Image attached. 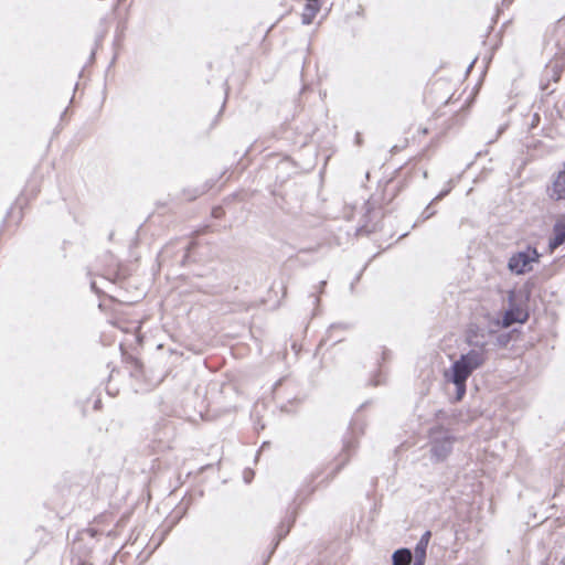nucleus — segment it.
<instances>
[{"label": "nucleus", "mask_w": 565, "mask_h": 565, "mask_svg": "<svg viewBox=\"0 0 565 565\" xmlns=\"http://www.w3.org/2000/svg\"><path fill=\"white\" fill-rule=\"evenodd\" d=\"M319 10L317 0H309L303 12V22L310 23Z\"/></svg>", "instance_id": "7"}, {"label": "nucleus", "mask_w": 565, "mask_h": 565, "mask_svg": "<svg viewBox=\"0 0 565 565\" xmlns=\"http://www.w3.org/2000/svg\"><path fill=\"white\" fill-rule=\"evenodd\" d=\"M540 255L535 249L527 248L526 250L519 252L512 255L509 259V269L516 274L522 275L533 269V266L539 262Z\"/></svg>", "instance_id": "2"}, {"label": "nucleus", "mask_w": 565, "mask_h": 565, "mask_svg": "<svg viewBox=\"0 0 565 565\" xmlns=\"http://www.w3.org/2000/svg\"><path fill=\"white\" fill-rule=\"evenodd\" d=\"M393 565H409L412 561V553L407 548H401L393 553Z\"/></svg>", "instance_id": "6"}, {"label": "nucleus", "mask_w": 565, "mask_h": 565, "mask_svg": "<svg viewBox=\"0 0 565 565\" xmlns=\"http://www.w3.org/2000/svg\"><path fill=\"white\" fill-rule=\"evenodd\" d=\"M416 552H419V559L415 563V565H423V558L425 556V547H417Z\"/></svg>", "instance_id": "8"}, {"label": "nucleus", "mask_w": 565, "mask_h": 565, "mask_svg": "<svg viewBox=\"0 0 565 565\" xmlns=\"http://www.w3.org/2000/svg\"><path fill=\"white\" fill-rule=\"evenodd\" d=\"M527 319V313L520 307H512L503 317V326L509 327L512 323H523Z\"/></svg>", "instance_id": "4"}, {"label": "nucleus", "mask_w": 565, "mask_h": 565, "mask_svg": "<svg viewBox=\"0 0 565 565\" xmlns=\"http://www.w3.org/2000/svg\"><path fill=\"white\" fill-rule=\"evenodd\" d=\"M547 191L550 198L553 200L565 199V162L562 169L553 178Z\"/></svg>", "instance_id": "3"}, {"label": "nucleus", "mask_w": 565, "mask_h": 565, "mask_svg": "<svg viewBox=\"0 0 565 565\" xmlns=\"http://www.w3.org/2000/svg\"><path fill=\"white\" fill-rule=\"evenodd\" d=\"M565 243V217L559 218L554 226V236L550 242L551 249Z\"/></svg>", "instance_id": "5"}, {"label": "nucleus", "mask_w": 565, "mask_h": 565, "mask_svg": "<svg viewBox=\"0 0 565 565\" xmlns=\"http://www.w3.org/2000/svg\"><path fill=\"white\" fill-rule=\"evenodd\" d=\"M482 364V358L477 352H470L466 355H462L455 364L452 365L447 376L455 383L457 386V399H461L466 392V380L471 374L473 370Z\"/></svg>", "instance_id": "1"}]
</instances>
